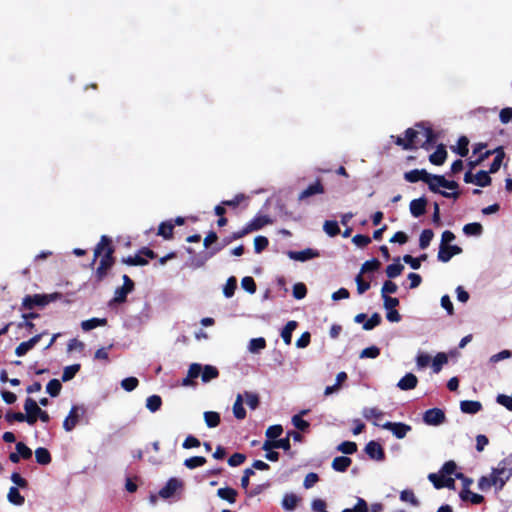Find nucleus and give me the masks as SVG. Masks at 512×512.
I'll use <instances>...</instances> for the list:
<instances>
[{"label": "nucleus", "instance_id": "nucleus-29", "mask_svg": "<svg viewBox=\"0 0 512 512\" xmlns=\"http://www.w3.org/2000/svg\"><path fill=\"white\" fill-rule=\"evenodd\" d=\"M460 498L463 501H470L472 504L478 505L484 502V496L472 492L469 488L462 489L460 492Z\"/></svg>", "mask_w": 512, "mask_h": 512}, {"label": "nucleus", "instance_id": "nucleus-58", "mask_svg": "<svg viewBox=\"0 0 512 512\" xmlns=\"http://www.w3.org/2000/svg\"><path fill=\"white\" fill-rule=\"evenodd\" d=\"M380 266H381L380 261L376 258H373V259L368 260L363 263V265L361 267V273L374 272V271L378 270L380 268Z\"/></svg>", "mask_w": 512, "mask_h": 512}, {"label": "nucleus", "instance_id": "nucleus-44", "mask_svg": "<svg viewBox=\"0 0 512 512\" xmlns=\"http://www.w3.org/2000/svg\"><path fill=\"white\" fill-rule=\"evenodd\" d=\"M129 292L125 290L122 286L116 288L114 297L109 301V306H112L116 303H124L127 300V295Z\"/></svg>", "mask_w": 512, "mask_h": 512}, {"label": "nucleus", "instance_id": "nucleus-51", "mask_svg": "<svg viewBox=\"0 0 512 512\" xmlns=\"http://www.w3.org/2000/svg\"><path fill=\"white\" fill-rule=\"evenodd\" d=\"M362 415L365 419L371 420V419H381L384 416L383 411L376 407L371 408H364L362 411Z\"/></svg>", "mask_w": 512, "mask_h": 512}, {"label": "nucleus", "instance_id": "nucleus-3", "mask_svg": "<svg viewBox=\"0 0 512 512\" xmlns=\"http://www.w3.org/2000/svg\"><path fill=\"white\" fill-rule=\"evenodd\" d=\"M492 483L497 490H502L512 477V454L502 459L497 467L492 469Z\"/></svg>", "mask_w": 512, "mask_h": 512}, {"label": "nucleus", "instance_id": "nucleus-28", "mask_svg": "<svg viewBox=\"0 0 512 512\" xmlns=\"http://www.w3.org/2000/svg\"><path fill=\"white\" fill-rule=\"evenodd\" d=\"M492 152H493V154L495 153L496 156L493 159V161L489 167V172L491 174L496 173L500 169L503 159L505 157V152H504L503 147H498L495 150H492Z\"/></svg>", "mask_w": 512, "mask_h": 512}, {"label": "nucleus", "instance_id": "nucleus-59", "mask_svg": "<svg viewBox=\"0 0 512 512\" xmlns=\"http://www.w3.org/2000/svg\"><path fill=\"white\" fill-rule=\"evenodd\" d=\"M242 288L250 294L256 292L257 286L255 280L251 276H246L241 280Z\"/></svg>", "mask_w": 512, "mask_h": 512}, {"label": "nucleus", "instance_id": "nucleus-64", "mask_svg": "<svg viewBox=\"0 0 512 512\" xmlns=\"http://www.w3.org/2000/svg\"><path fill=\"white\" fill-rule=\"evenodd\" d=\"M342 512H368V504L363 498H358L356 505L351 508H346Z\"/></svg>", "mask_w": 512, "mask_h": 512}, {"label": "nucleus", "instance_id": "nucleus-36", "mask_svg": "<svg viewBox=\"0 0 512 512\" xmlns=\"http://www.w3.org/2000/svg\"><path fill=\"white\" fill-rule=\"evenodd\" d=\"M121 262L130 266H145L148 264V260L139 253L134 256L124 257Z\"/></svg>", "mask_w": 512, "mask_h": 512}, {"label": "nucleus", "instance_id": "nucleus-60", "mask_svg": "<svg viewBox=\"0 0 512 512\" xmlns=\"http://www.w3.org/2000/svg\"><path fill=\"white\" fill-rule=\"evenodd\" d=\"M138 385L139 381L136 377H127L121 381V387L127 392L133 391Z\"/></svg>", "mask_w": 512, "mask_h": 512}, {"label": "nucleus", "instance_id": "nucleus-48", "mask_svg": "<svg viewBox=\"0 0 512 512\" xmlns=\"http://www.w3.org/2000/svg\"><path fill=\"white\" fill-rule=\"evenodd\" d=\"M298 497L295 494H285L282 500V506L285 510L292 511L296 508Z\"/></svg>", "mask_w": 512, "mask_h": 512}, {"label": "nucleus", "instance_id": "nucleus-23", "mask_svg": "<svg viewBox=\"0 0 512 512\" xmlns=\"http://www.w3.org/2000/svg\"><path fill=\"white\" fill-rule=\"evenodd\" d=\"M217 496L227 501L229 504H234L237 500L238 492L232 487H223L217 490Z\"/></svg>", "mask_w": 512, "mask_h": 512}, {"label": "nucleus", "instance_id": "nucleus-6", "mask_svg": "<svg viewBox=\"0 0 512 512\" xmlns=\"http://www.w3.org/2000/svg\"><path fill=\"white\" fill-rule=\"evenodd\" d=\"M432 174L428 173L425 169H413L408 172H405L403 177L409 183H416L418 181H423L428 184V188L430 191H436V185L433 183Z\"/></svg>", "mask_w": 512, "mask_h": 512}, {"label": "nucleus", "instance_id": "nucleus-45", "mask_svg": "<svg viewBox=\"0 0 512 512\" xmlns=\"http://www.w3.org/2000/svg\"><path fill=\"white\" fill-rule=\"evenodd\" d=\"M162 406V399L159 395H151L146 400V407L151 412L158 411Z\"/></svg>", "mask_w": 512, "mask_h": 512}, {"label": "nucleus", "instance_id": "nucleus-5", "mask_svg": "<svg viewBox=\"0 0 512 512\" xmlns=\"http://www.w3.org/2000/svg\"><path fill=\"white\" fill-rule=\"evenodd\" d=\"M60 293L26 295L21 303V310H32L35 307H45L61 298Z\"/></svg>", "mask_w": 512, "mask_h": 512}, {"label": "nucleus", "instance_id": "nucleus-56", "mask_svg": "<svg viewBox=\"0 0 512 512\" xmlns=\"http://www.w3.org/2000/svg\"><path fill=\"white\" fill-rule=\"evenodd\" d=\"M381 321H382V318H381L380 314L375 312L371 315V317L366 322H364L363 329L367 330V331L372 330L376 326L380 325Z\"/></svg>", "mask_w": 512, "mask_h": 512}, {"label": "nucleus", "instance_id": "nucleus-21", "mask_svg": "<svg viewBox=\"0 0 512 512\" xmlns=\"http://www.w3.org/2000/svg\"><path fill=\"white\" fill-rule=\"evenodd\" d=\"M272 220L267 215H259L254 217L250 222L246 224L250 233L262 229L264 226L271 224Z\"/></svg>", "mask_w": 512, "mask_h": 512}, {"label": "nucleus", "instance_id": "nucleus-2", "mask_svg": "<svg viewBox=\"0 0 512 512\" xmlns=\"http://www.w3.org/2000/svg\"><path fill=\"white\" fill-rule=\"evenodd\" d=\"M115 247L112 239L107 235H102L100 241L94 248L92 264L101 256L99 266L96 268L94 278L96 284H100L108 275V271L115 264Z\"/></svg>", "mask_w": 512, "mask_h": 512}, {"label": "nucleus", "instance_id": "nucleus-7", "mask_svg": "<svg viewBox=\"0 0 512 512\" xmlns=\"http://www.w3.org/2000/svg\"><path fill=\"white\" fill-rule=\"evenodd\" d=\"M24 410L26 412L24 414L26 422L29 425H34L38 419V414L41 412V408L33 398L28 397L24 403Z\"/></svg>", "mask_w": 512, "mask_h": 512}, {"label": "nucleus", "instance_id": "nucleus-35", "mask_svg": "<svg viewBox=\"0 0 512 512\" xmlns=\"http://www.w3.org/2000/svg\"><path fill=\"white\" fill-rule=\"evenodd\" d=\"M201 378L203 382H209L212 379H215L219 376V371L216 367L211 365H206L202 368Z\"/></svg>", "mask_w": 512, "mask_h": 512}, {"label": "nucleus", "instance_id": "nucleus-63", "mask_svg": "<svg viewBox=\"0 0 512 512\" xmlns=\"http://www.w3.org/2000/svg\"><path fill=\"white\" fill-rule=\"evenodd\" d=\"M380 355V349L377 346H370L363 349L360 353V358H377Z\"/></svg>", "mask_w": 512, "mask_h": 512}, {"label": "nucleus", "instance_id": "nucleus-27", "mask_svg": "<svg viewBox=\"0 0 512 512\" xmlns=\"http://www.w3.org/2000/svg\"><path fill=\"white\" fill-rule=\"evenodd\" d=\"M404 266L400 263V257L394 258V262L388 265L385 273L389 279H394L402 274Z\"/></svg>", "mask_w": 512, "mask_h": 512}, {"label": "nucleus", "instance_id": "nucleus-43", "mask_svg": "<svg viewBox=\"0 0 512 512\" xmlns=\"http://www.w3.org/2000/svg\"><path fill=\"white\" fill-rule=\"evenodd\" d=\"M80 368H81L80 364H73L70 366H66L62 373V378H61L62 381L67 382V381L72 380L75 377V375L79 372Z\"/></svg>", "mask_w": 512, "mask_h": 512}, {"label": "nucleus", "instance_id": "nucleus-46", "mask_svg": "<svg viewBox=\"0 0 512 512\" xmlns=\"http://www.w3.org/2000/svg\"><path fill=\"white\" fill-rule=\"evenodd\" d=\"M433 237H434L433 230L424 229L420 234L419 247L421 249H426L430 245V242L432 241Z\"/></svg>", "mask_w": 512, "mask_h": 512}, {"label": "nucleus", "instance_id": "nucleus-50", "mask_svg": "<svg viewBox=\"0 0 512 512\" xmlns=\"http://www.w3.org/2000/svg\"><path fill=\"white\" fill-rule=\"evenodd\" d=\"M206 462L207 460L203 456H193L188 459H185L184 465L188 469H195L197 467L203 466Z\"/></svg>", "mask_w": 512, "mask_h": 512}, {"label": "nucleus", "instance_id": "nucleus-14", "mask_svg": "<svg viewBox=\"0 0 512 512\" xmlns=\"http://www.w3.org/2000/svg\"><path fill=\"white\" fill-rule=\"evenodd\" d=\"M222 250V247H213L210 251H207L203 254H200L198 256H194L190 258V266L194 269L203 267L206 262L212 258L215 254L220 252Z\"/></svg>", "mask_w": 512, "mask_h": 512}, {"label": "nucleus", "instance_id": "nucleus-15", "mask_svg": "<svg viewBox=\"0 0 512 512\" xmlns=\"http://www.w3.org/2000/svg\"><path fill=\"white\" fill-rule=\"evenodd\" d=\"M182 486L183 482L181 480L174 477L170 478L165 486L160 489L159 496L163 499H168L172 497L179 488H182Z\"/></svg>", "mask_w": 512, "mask_h": 512}, {"label": "nucleus", "instance_id": "nucleus-40", "mask_svg": "<svg viewBox=\"0 0 512 512\" xmlns=\"http://www.w3.org/2000/svg\"><path fill=\"white\" fill-rule=\"evenodd\" d=\"M469 139L466 136H460L457 142V148L453 149L461 157H466L469 153Z\"/></svg>", "mask_w": 512, "mask_h": 512}, {"label": "nucleus", "instance_id": "nucleus-1", "mask_svg": "<svg viewBox=\"0 0 512 512\" xmlns=\"http://www.w3.org/2000/svg\"><path fill=\"white\" fill-rule=\"evenodd\" d=\"M419 135H422L425 140L421 143L420 147L425 150H430L434 147L437 141V135L430 125L425 122H418L413 128L405 130V137L400 136L392 138L397 146H400L404 150H415L418 148L420 142Z\"/></svg>", "mask_w": 512, "mask_h": 512}, {"label": "nucleus", "instance_id": "nucleus-31", "mask_svg": "<svg viewBox=\"0 0 512 512\" xmlns=\"http://www.w3.org/2000/svg\"><path fill=\"white\" fill-rule=\"evenodd\" d=\"M36 462L40 465H48L52 461L51 454L47 448L38 447L35 450Z\"/></svg>", "mask_w": 512, "mask_h": 512}, {"label": "nucleus", "instance_id": "nucleus-30", "mask_svg": "<svg viewBox=\"0 0 512 512\" xmlns=\"http://www.w3.org/2000/svg\"><path fill=\"white\" fill-rule=\"evenodd\" d=\"M298 323L294 320L288 321L281 332V337L286 345H290L292 341V333L297 328Z\"/></svg>", "mask_w": 512, "mask_h": 512}, {"label": "nucleus", "instance_id": "nucleus-53", "mask_svg": "<svg viewBox=\"0 0 512 512\" xmlns=\"http://www.w3.org/2000/svg\"><path fill=\"white\" fill-rule=\"evenodd\" d=\"M337 450L343 454L351 455L357 451V444L352 441H343L338 445Z\"/></svg>", "mask_w": 512, "mask_h": 512}, {"label": "nucleus", "instance_id": "nucleus-62", "mask_svg": "<svg viewBox=\"0 0 512 512\" xmlns=\"http://www.w3.org/2000/svg\"><path fill=\"white\" fill-rule=\"evenodd\" d=\"M269 245V241L265 236H257L254 239V250L256 253H261Z\"/></svg>", "mask_w": 512, "mask_h": 512}, {"label": "nucleus", "instance_id": "nucleus-24", "mask_svg": "<svg viewBox=\"0 0 512 512\" xmlns=\"http://www.w3.org/2000/svg\"><path fill=\"white\" fill-rule=\"evenodd\" d=\"M446 158H447V151H446V148L443 144H440L436 151H434L430 156H429V161L433 164V165H437V166H440L442 164H444V162L446 161Z\"/></svg>", "mask_w": 512, "mask_h": 512}, {"label": "nucleus", "instance_id": "nucleus-8", "mask_svg": "<svg viewBox=\"0 0 512 512\" xmlns=\"http://www.w3.org/2000/svg\"><path fill=\"white\" fill-rule=\"evenodd\" d=\"M383 429L389 430L397 439H403L407 433L411 431L412 427L402 422H386L382 425Z\"/></svg>", "mask_w": 512, "mask_h": 512}, {"label": "nucleus", "instance_id": "nucleus-49", "mask_svg": "<svg viewBox=\"0 0 512 512\" xmlns=\"http://www.w3.org/2000/svg\"><path fill=\"white\" fill-rule=\"evenodd\" d=\"M323 230L331 237L337 236L340 233V228L337 221L326 220L323 225Z\"/></svg>", "mask_w": 512, "mask_h": 512}, {"label": "nucleus", "instance_id": "nucleus-55", "mask_svg": "<svg viewBox=\"0 0 512 512\" xmlns=\"http://www.w3.org/2000/svg\"><path fill=\"white\" fill-rule=\"evenodd\" d=\"M237 288V280L234 276L228 278L226 284L223 289V293L227 298H230L234 295L235 290Z\"/></svg>", "mask_w": 512, "mask_h": 512}, {"label": "nucleus", "instance_id": "nucleus-16", "mask_svg": "<svg viewBox=\"0 0 512 512\" xmlns=\"http://www.w3.org/2000/svg\"><path fill=\"white\" fill-rule=\"evenodd\" d=\"M429 481H431L436 489H442L447 487L449 489L455 488V480L451 477H446L445 475H438L435 473H430L428 475Z\"/></svg>", "mask_w": 512, "mask_h": 512}, {"label": "nucleus", "instance_id": "nucleus-54", "mask_svg": "<svg viewBox=\"0 0 512 512\" xmlns=\"http://www.w3.org/2000/svg\"><path fill=\"white\" fill-rule=\"evenodd\" d=\"M266 347V340L263 337L253 338L249 343V350L252 353H258Z\"/></svg>", "mask_w": 512, "mask_h": 512}, {"label": "nucleus", "instance_id": "nucleus-32", "mask_svg": "<svg viewBox=\"0 0 512 512\" xmlns=\"http://www.w3.org/2000/svg\"><path fill=\"white\" fill-rule=\"evenodd\" d=\"M107 319L106 318H91L85 321H82L81 328L84 331H90L99 326H106Z\"/></svg>", "mask_w": 512, "mask_h": 512}, {"label": "nucleus", "instance_id": "nucleus-4", "mask_svg": "<svg viewBox=\"0 0 512 512\" xmlns=\"http://www.w3.org/2000/svg\"><path fill=\"white\" fill-rule=\"evenodd\" d=\"M432 179L434 185H436V191H432L433 193H439L445 198H459L460 193L455 191L459 188V184L456 181L447 180L442 175H434Z\"/></svg>", "mask_w": 512, "mask_h": 512}, {"label": "nucleus", "instance_id": "nucleus-22", "mask_svg": "<svg viewBox=\"0 0 512 512\" xmlns=\"http://www.w3.org/2000/svg\"><path fill=\"white\" fill-rule=\"evenodd\" d=\"M157 235L165 240H171L174 236V223L172 219L160 223Z\"/></svg>", "mask_w": 512, "mask_h": 512}, {"label": "nucleus", "instance_id": "nucleus-57", "mask_svg": "<svg viewBox=\"0 0 512 512\" xmlns=\"http://www.w3.org/2000/svg\"><path fill=\"white\" fill-rule=\"evenodd\" d=\"M15 448L21 459L28 460L32 457V450L25 443L18 442Z\"/></svg>", "mask_w": 512, "mask_h": 512}, {"label": "nucleus", "instance_id": "nucleus-39", "mask_svg": "<svg viewBox=\"0 0 512 512\" xmlns=\"http://www.w3.org/2000/svg\"><path fill=\"white\" fill-rule=\"evenodd\" d=\"M490 172L485 170H480L475 175V184L479 187H487L491 184L492 179L489 176Z\"/></svg>", "mask_w": 512, "mask_h": 512}, {"label": "nucleus", "instance_id": "nucleus-19", "mask_svg": "<svg viewBox=\"0 0 512 512\" xmlns=\"http://www.w3.org/2000/svg\"><path fill=\"white\" fill-rule=\"evenodd\" d=\"M418 384V378L413 373H407L397 383L400 390L408 391L415 389Z\"/></svg>", "mask_w": 512, "mask_h": 512}, {"label": "nucleus", "instance_id": "nucleus-11", "mask_svg": "<svg viewBox=\"0 0 512 512\" xmlns=\"http://www.w3.org/2000/svg\"><path fill=\"white\" fill-rule=\"evenodd\" d=\"M325 193V187L322 183V180L320 178H317L315 182L309 184L299 195L298 200L303 201L305 199H308L312 196L324 194Z\"/></svg>", "mask_w": 512, "mask_h": 512}, {"label": "nucleus", "instance_id": "nucleus-42", "mask_svg": "<svg viewBox=\"0 0 512 512\" xmlns=\"http://www.w3.org/2000/svg\"><path fill=\"white\" fill-rule=\"evenodd\" d=\"M463 232L468 236H479L483 232V227L478 222L468 223L464 225Z\"/></svg>", "mask_w": 512, "mask_h": 512}, {"label": "nucleus", "instance_id": "nucleus-18", "mask_svg": "<svg viewBox=\"0 0 512 512\" xmlns=\"http://www.w3.org/2000/svg\"><path fill=\"white\" fill-rule=\"evenodd\" d=\"M287 254L290 259L295 260V261H301V262H304V261H307V260H310V259H313V258H316L319 256V252L317 250H314L311 248H306L301 251H289Z\"/></svg>", "mask_w": 512, "mask_h": 512}, {"label": "nucleus", "instance_id": "nucleus-12", "mask_svg": "<svg viewBox=\"0 0 512 512\" xmlns=\"http://www.w3.org/2000/svg\"><path fill=\"white\" fill-rule=\"evenodd\" d=\"M365 453L368 457L375 461H383L385 460V451L384 448L378 442L372 440L368 442L365 446Z\"/></svg>", "mask_w": 512, "mask_h": 512}, {"label": "nucleus", "instance_id": "nucleus-26", "mask_svg": "<svg viewBox=\"0 0 512 512\" xmlns=\"http://www.w3.org/2000/svg\"><path fill=\"white\" fill-rule=\"evenodd\" d=\"M352 463L351 458L347 456H337L333 459L331 467L337 472H346Z\"/></svg>", "mask_w": 512, "mask_h": 512}, {"label": "nucleus", "instance_id": "nucleus-17", "mask_svg": "<svg viewBox=\"0 0 512 512\" xmlns=\"http://www.w3.org/2000/svg\"><path fill=\"white\" fill-rule=\"evenodd\" d=\"M46 333H39L31 337L28 341L21 342L15 349V354L19 357L24 356L29 350L34 348L36 344Z\"/></svg>", "mask_w": 512, "mask_h": 512}, {"label": "nucleus", "instance_id": "nucleus-52", "mask_svg": "<svg viewBox=\"0 0 512 512\" xmlns=\"http://www.w3.org/2000/svg\"><path fill=\"white\" fill-rule=\"evenodd\" d=\"M400 500L403 502H409L412 506H419V500L416 498L414 492L410 489L401 491Z\"/></svg>", "mask_w": 512, "mask_h": 512}, {"label": "nucleus", "instance_id": "nucleus-10", "mask_svg": "<svg viewBox=\"0 0 512 512\" xmlns=\"http://www.w3.org/2000/svg\"><path fill=\"white\" fill-rule=\"evenodd\" d=\"M446 420L445 413L440 408H431L425 411L423 421L427 425L438 426Z\"/></svg>", "mask_w": 512, "mask_h": 512}, {"label": "nucleus", "instance_id": "nucleus-47", "mask_svg": "<svg viewBox=\"0 0 512 512\" xmlns=\"http://www.w3.org/2000/svg\"><path fill=\"white\" fill-rule=\"evenodd\" d=\"M62 389L61 382L58 379H51L46 385V391L51 397H57Z\"/></svg>", "mask_w": 512, "mask_h": 512}, {"label": "nucleus", "instance_id": "nucleus-13", "mask_svg": "<svg viewBox=\"0 0 512 512\" xmlns=\"http://www.w3.org/2000/svg\"><path fill=\"white\" fill-rule=\"evenodd\" d=\"M461 252L462 248L458 245H440L437 259L440 262L446 263L449 262L453 256L458 255Z\"/></svg>", "mask_w": 512, "mask_h": 512}, {"label": "nucleus", "instance_id": "nucleus-34", "mask_svg": "<svg viewBox=\"0 0 512 512\" xmlns=\"http://www.w3.org/2000/svg\"><path fill=\"white\" fill-rule=\"evenodd\" d=\"M8 501L14 505L21 506L25 502L24 496H22L17 487H10L7 494Z\"/></svg>", "mask_w": 512, "mask_h": 512}, {"label": "nucleus", "instance_id": "nucleus-38", "mask_svg": "<svg viewBox=\"0 0 512 512\" xmlns=\"http://www.w3.org/2000/svg\"><path fill=\"white\" fill-rule=\"evenodd\" d=\"M308 411L307 410H303L301 411L300 414H297V415H294L292 417V423L293 425L300 431H307L308 428L310 427V424L308 421L304 420L302 418V415L306 414Z\"/></svg>", "mask_w": 512, "mask_h": 512}, {"label": "nucleus", "instance_id": "nucleus-41", "mask_svg": "<svg viewBox=\"0 0 512 512\" xmlns=\"http://www.w3.org/2000/svg\"><path fill=\"white\" fill-rule=\"evenodd\" d=\"M448 362V357L444 352H439L436 354L432 361V369L434 373H439L444 364Z\"/></svg>", "mask_w": 512, "mask_h": 512}, {"label": "nucleus", "instance_id": "nucleus-61", "mask_svg": "<svg viewBox=\"0 0 512 512\" xmlns=\"http://www.w3.org/2000/svg\"><path fill=\"white\" fill-rule=\"evenodd\" d=\"M282 433L283 427L277 424L268 427L265 434L268 439L276 440Z\"/></svg>", "mask_w": 512, "mask_h": 512}, {"label": "nucleus", "instance_id": "nucleus-37", "mask_svg": "<svg viewBox=\"0 0 512 512\" xmlns=\"http://www.w3.org/2000/svg\"><path fill=\"white\" fill-rule=\"evenodd\" d=\"M204 421L209 428H215L220 424V414L215 411L204 412Z\"/></svg>", "mask_w": 512, "mask_h": 512}, {"label": "nucleus", "instance_id": "nucleus-25", "mask_svg": "<svg viewBox=\"0 0 512 512\" xmlns=\"http://www.w3.org/2000/svg\"><path fill=\"white\" fill-rule=\"evenodd\" d=\"M460 409L465 414H476L482 410V404L479 401L463 400L460 402Z\"/></svg>", "mask_w": 512, "mask_h": 512}, {"label": "nucleus", "instance_id": "nucleus-9", "mask_svg": "<svg viewBox=\"0 0 512 512\" xmlns=\"http://www.w3.org/2000/svg\"><path fill=\"white\" fill-rule=\"evenodd\" d=\"M80 411L81 414L85 413V409L83 407H79L77 405H73L71 407L68 416L63 422V428L65 431L70 432L76 427L80 419Z\"/></svg>", "mask_w": 512, "mask_h": 512}, {"label": "nucleus", "instance_id": "nucleus-20", "mask_svg": "<svg viewBox=\"0 0 512 512\" xmlns=\"http://www.w3.org/2000/svg\"><path fill=\"white\" fill-rule=\"evenodd\" d=\"M426 206L427 199L425 197L414 199L410 202V212L416 218L421 217L426 212Z\"/></svg>", "mask_w": 512, "mask_h": 512}, {"label": "nucleus", "instance_id": "nucleus-33", "mask_svg": "<svg viewBox=\"0 0 512 512\" xmlns=\"http://www.w3.org/2000/svg\"><path fill=\"white\" fill-rule=\"evenodd\" d=\"M233 414L236 419L242 420L246 417V410L243 407V397L241 394H238L236 400L233 404Z\"/></svg>", "mask_w": 512, "mask_h": 512}]
</instances>
